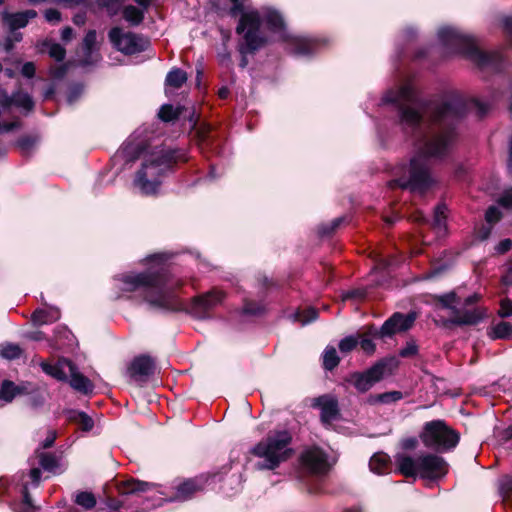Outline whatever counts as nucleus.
<instances>
[{"mask_svg": "<svg viewBox=\"0 0 512 512\" xmlns=\"http://www.w3.org/2000/svg\"><path fill=\"white\" fill-rule=\"evenodd\" d=\"M75 341V336L67 327L58 326L54 330L51 346L55 350H70L73 348Z\"/></svg>", "mask_w": 512, "mask_h": 512, "instance_id": "23", "label": "nucleus"}, {"mask_svg": "<svg viewBox=\"0 0 512 512\" xmlns=\"http://www.w3.org/2000/svg\"><path fill=\"white\" fill-rule=\"evenodd\" d=\"M369 467L372 472L378 475L387 474L391 471L392 461L387 453L377 452L370 458Z\"/></svg>", "mask_w": 512, "mask_h": 512, "instance_id": "27", "label": "nucleus"}, {"mask_svg": "<svg viewBox=\"0 0 512 512\" xmlns=\"http://www.w3.org/2000/svg\"><path fill=\"white\" fill-rule=\"evenodd\" d=\"M350 222L349 216H340L333 219L329 223H323L318 226V234L320 237H331L343 225Z\"/></svg>", "mask_w": 512, "mask_h": 512, "instance_id": "33", "label": "nucleus"}, {"mask_svg": "<svg viewBox=\"0 0 512 512\" xmlns=\"http://www.w3.org/2000/svg\"><path fill=\"white\" fill-rule=\"evenodd\" d=\"M217 477H220L219 473H202L195 477L184 479L174 487L171 500L178 502L191 500L198 493L205 491Z\"/></svg>", "mask_w": 512, "mask_h": 512, "instance_id": "13", "label": "nucleus"}, {"mask_svg": "<svg viewBox=\"0 0 512 512\" xmlns=\"http://www.w3.org/2000/svg\"><path fill=\"white\" fill-rule=\"evenodd\" d=\"M14 106V91L11 95H8L5 90L1 91L0 107L4 110L10 109Z\"/></svg>", "mask_w": 512, "mask_h": 512, "instance_id": "60", "label": "nucleus"}, {"mask_svg": "<svg viewBox=\"0 0 512 512\" xmlns=\"http://www.w3.org/2000/svg\"><path fill=\"white\" fill-rule=\"evenodd\" d=\"M197 143L201 149L211 152H218L220 149V139L217 130L210 124L203 123L195 131Z\"/></svg>", "mask_w": 512, "mask_h": 512, "instance_id": "19", "label": "nucleus"}, {"mask_svg": "<svg viewBox=\"0 0 512 512\" xmlns=\"http://www.w3.org/2000/svg\"><path fill=\"white\" fill-rule=\"evenodd\" d=\"M155 370V359L148 354L135 356L127 369L129 376L137 381L154 375Z\"/></svg>", "mask_w": 512, "mask_h": 512, "instance_id": "16", "label": "nucleus"}, {"mask_svg": "<svg viewBox=\"0 0 512 512\" xmlns=\"http://www.w3.org/2000/svg\"><path fill=\"white\" fill-rule=\"evenodd\" d=\"M299 462L312 475H325L330 469L327 453L318 446L305 449L299 456Z\"/></svg>", "mask_w": 512, "mask_h": 512, "instance_id": "14", "label": "nucleus"}, {"mask_svg": "<svg viewBox=\"0 0 512 512\" xmlns=\"http://www.w3.org/2000/svg\"><path fill=\"white\" fill-rule=\"evenodd\" d=\"M418 345L414 340L408 341L406 346L400 349L399 356L402 358L413 357L418 354Z\"/></svg>", "mask_w": 512, "mask_h": 512, "instance_id": "55", "label": "nucleus"}, {"mask_svg": "<svg viewBox=\"0 0 512 512\" xmlns=\"http://www.w3.org/2000/svg\"><path fill=\"white\" fill-rule=\"evenodd\" d=\"M150 484L135 478H128L116 483V490L119 496L139 495L146 492Z\"/></svg>", "mask_w": 512, "mask_h": 512, "instance_id": "22", "label": "nucleus"}, {"mask_svg": "<svg viewBox=\"0 0 512 512\" xmlns=\"http://www.w3.org/2000/svg\"><path fill=\"white\" fill-rule=\"evenodd\" d=\"M229 1L232 3L229 15L233 18L240 16L235 31L242 36L238 43V52L241 55L239 66L244 69L249 63L247 56L255 55L264 48L268 44V38L260 31L261 15L258 10L246 11L243 0Z\"/></svg>", "mask_w": 512, "mask_h": 512, "instance_id": "3", "label": "nucleus"}, {"mask_svg": "<svg viewBox=\"0 0 512 512\" xmlns=\"http://www.w3.org/2000/svg\"><path fill=\"white\" fill-rule=\"evenodd\" d=\"M23 349L19 344L5 342L0 344V358L15 360L21 357Z\"/></svg>", "mask_w": 512, "mask_h": 512, "instance_id": "40", "label": "nucleus"}, {"mask_svg": "<svg viewBox=\"0 0 512 512\" xmlns=\"http://www.w3.org/2000/svg\"><path fill=\"white\" fill-rule=\"evenodd\" d=\"M39 465L42 469L48 472H53L59 466V461L57 457L50 452H40L39 449L35 451Z\"/></svg>", "mask_w": 512, "mask_h": 512, "instance_id": "39", "label": "nucleus"}, {"mask_svg": "<svg viewBox=\"0 0 512 512\" xmlns=\"http://www.w3.org/2000/svg\"><path fill=\"white\" fill-rule=\"evenodd\" d=\"M367 296V290L364 288L351 289L343 294V300H364Z\"/></svg>", "mask_w": 512, "mask_h": 512, "instance_id": "54", "label": "nucleus"}, {"mask_svg": "<svg viewBox=\"0 0 512 512\" xmlns=\"http://www.w3.org/2000/svg\"><path fill=\"white\" fill-rule=\"evenodd\" d=\"M123 2L124 0H97V5L100 8L106 9L108 15L113 17L118 14Z\"/></svg>", "mask_w": 512, "mask_h": 512, "instance_id": "49", "label": "nucleus"}, {"mask_svg": "<svg viewBox=\"0 0 512 512\" xmlns=\"http://www.w3.org/2000/svg\"><path fill=\"white\" fill-rule=\"evenodd\" d=\"M242 312L249 316H262L266 313V306L262 302L244 299Z\"/></svg>", "mask_w": 512, "mask_h": 512, "instance_id": "44", "label": "nucleus"}, {"mask_svg": "<svg viewBox=\"0 0 512 512\" xmlns=\"http://www.w3.org/2000/svg\"><path fill=\"white\" fill-rule=\"evenodd\" d=\"M22 502L19 504L18 512H36L38 507L33 503V499L28 489V485L24 484L21 489Z\"/></svg>", "mask_w": 512, "mask_h": 512, "instance_id": "46", "label": "nucleus"}, {"mask_svg": "<svg viewBox=\"0 0 512 512\" xmlns=\"http://www.w3.org/2000/svg\"><path fill=\"white\" fill-rule=\"evenodd\" d=\"M187 161L188 155L185 149L164 148L142 162L135 174L133 184L139 188L142 195H156L161 185L160 176L172 170L178 163Z\"/></svg>", "mask_w": 512, "mask_h": 512, "instance_id": "4", "label": "nucleus"}, {"mask_svg": "<svg viewBox=\"0 0 512 512\" xmlns=\"http://www.w3.org/2000/svg\"><path fill=\"white\" fill-rule=\"evenodd\" d=\"M43 45L49 46L48 54L57 62H62L66 57V49L59 43L44 42Z\"/></svg>", "mask_w": 512, "mask_h": 512, "instance_id": "50", "label": "nucleus"}, {"mask_svg": "<svg viewBox=\"0 0 512 512\" xmlns=\"http://www.w3.org/2000/svg\"><path fill=\"white\" fill-rule=\"evenodd\" d=\"M340 363V358L335 347L327 346L323 352V368L327 371L334 370Z\"/></svg>", "mask_w": 512, "mask_h": 512, "instance_id": "42", "label": "nucleus"}, {"mask_svg": "<svg viewBox=\"0 0 512 512\" xmlns=\"http://www.w3.org/2000/svg\"><path fill=\"white\" fill-rule=\"evenodd\" d=\"M458 320V326H475L484 320L486 311L483 308H474L472 310H460L459 314H455Z\"/></svg>", "mask_w": 512, "mask_h": 512, "instance_id": "26", "label": "nucleus"}, {"mask_svg": "<svg viewBox=\"0 0 512 512\" xmlns=\"http://www.w3.org/2000/svg\"><path fill=\"white\" fill-rule=\"evenodd\" d=\"M312 406L315 408H320V419L324 424L338 420L340 417L338 399L330 394H324L314 398Z\"/></svg>", "mask_w": 512, "mask_h": 512, "instance_id": "17", "label": "nucleus"}, {"mask_svg": "<svg viewBox=\"0 0 512 512\" xmlns=\"http://www.w3.org/2000/svg\"><path fill=\"white\" fill-rule=\"evenodd\" d=\"M265 22L267 29L272 33H281L286 30V22L283 15L274 8H268L261 17V23Z\"/></svg>", "mask_w": 512, "mask_h": 512, "instance_id": "24", "label": "nucleus"}, {"mask_svg": "<svg viewBox=\"0 0 512 512\" xmlns=\"http://www.w3.org/2000/svg\"><path fill=\"white\" fill-rule=\"evenodd\" d=\"M359 343V337L356 335H349L340 340L338 348L341 353L347 354L353 351Z\"/></svg>", "mask_w": 512, "mask_h": 512, "instance_id": "48", "label": "nucleus"}, {"mask_svg": "<svg viewBox=\"0 0 512 512\" xmlns=\"http://www.w3.org/2000/svg\"><path fill=\"white\" fill-rule=\"evenodd\" d=\"M403 398V393L401 391H388L380 394H370L366 403L369 405H377V404H391L395 403Z\"/></svg>", "mask_w": 512, "mask_h": 512, "instance_id": "30", "label": "nucleus"}, {"mask_svg": "<svg viewBox=\"0 0 512 512\" xmlns=\"http://www.w3.org/2000/svg\"><path fill=\"white\" fill-rule=\"evenodd\" d=\"M24 391V387L16 385L13 381L5 379L1 383L0 387V400H3L7 403L12 402L13 399L22 394Z\"/></svg>", "mask_w": 512, "mask_h": 512, "instance_id": "32", "label": "nucleus"}, {"mask_svg": "<svg viewBox=\"0 0 512 512\" xmlns=\"http://www.w3.org/2000/svg\"><path fill=\"white\" fill-rule=\"evenodd\" d=\"M418 439L416 437H408L401 440V447L404 450H414L418 446Z\"/></svg>", "mask_w": 512, "mask_h": 512, "instance_id": "63", "label": "nucleus"}, {"mask_svg": "<svg viewBox=\"0 0 512 512\" xmlns=\"http://www.w3.org/2000/svg\"><path fill=\"white\" fill-rule=\"evenodd\" d=\"M123 18L131 26H138L144 20V12L133 5H127L123 9Z\"/></svg>", "mask_w": 512, "mask_h": 512, "instance_id": "41", "label": "nucleus"}, {"mask_svg": "<svg viewBox=\"0 0 512 512\" xmlns=\"http://www.w3.org/2000/svg\"><path fill=\"white\" fill-rule=\"evenodd\" d=\"M512 315V300L509 298H504L500 301V309L498 311V316L501 318H508Z\"/></svg>", "mask_w": 512, "mask_h": 512, "instance_id": "56", "label": "nucleus"}, {"mask_svg": "<svg viewBox=\"0 0 512 512\" xmlns=\"http://www.w3.org/2000/svg\"><path fill=\"white\" fill-rule=\"evenodd\" d=\"M512 249V240L510 238H505L501 240L495 247V250L498 254H505Z\"/></svg>", "mask_w": 512, "mask_h": 512, "instance_id": "62", "label": "nucleus"}, {"mask_svg": "<svg viewBox=\"0 0 512 512\" xmlns=\"http://www.w3.org/2000/svg\"><path fill=\"white\" fill-rule=\"evenodd\" d=\"M397 471L406 478H416L437 481L448 473L447 461L436 453H422L416 458L406 454L395 456Z\"/></svg>", "mask_w": 512, "mask_h": 512, "instance_id": "7", "label": "nucleus"}, {"mask_svg": "<svg viewBox=\"0 0 512 512\" xmlns=\"http://www.w3.org/2000/svg\"><path fill=\"white\" fill-rule=\"evenodd\" d=\"M45 20L49 23H59L62 19L61 12L55 8L46 9L44 12Z\"/></svg>", "mask_w": 512, "mask_h": 512, "instance_id": "59", "label": "nucleus"}, {"mask_svg": "<svg viewBox=\"0 0 512 512\" xmlns=\"http://www.w3.org/2000/svg\"><path fill=\"white\" fill-rule=\"evenodd\" d=\"M84 86L81 83H74L68 87L67 91V102L68 104H74L82 95Z\"/></svg>", "mask_w": 512, "mask_h": 512, "instance_id": "51", "label": "nucleus"}, {"mask_svg": "<svg viewBox=\"0 0 512 512\" xmlns=\"http://www.w3.org/2000/svg\"><path fill=\"white\" fill-rule=\"evenodd\" d=\"M65 414L67 420L69 422L78 424L82 431L88 432L94 427L93 419L83 411L68 409L65 411Z\"/></svg>", "mask_w": 512, "mask_h": 512, "instance_id": "29", "label": "nucleus"}, {"mask_svg": "<svg viewBox=\"0 0 512 512\" xmlns=\"http://www.w3.org/2000/svg\"><path fill=\"white\" fill-rule=\"evenodd\" d=\"M67 363L70 365V373L67 380L70 387L83 395L92 394L94 390L93 382L78 370L74 362Z\"/></svg>", "mask_w": 512, "mask_h": 512, "instance_id": "20", "label": "nucleus"}, {"mask_svg": "<svg viewBox=\"0 0 512 512\" xmlns=\"http://www.w3.org/2000/svg\"><path fill=\"white\" fill-rule=\"evenodd\" d=\"M292 435L287 430L270 431L254 445L250 454L259 458L255 463L256 470H275L282 463L288 461L294 454L290 447Z\"/></svg>", "mask_w": 512, "mask_h": 512, "instance_id": "6", "label": "nucleus"}, {"mask_svg": "<svg viewBox=\"0 0 512 512\" xmlns=\"http://www.w3.org/2000/svg\"><path fill=\"white\" fill-rule=\"evenodd\" d=\"M60 317L58 310L36 309L31 315V321L35 326H41L57 321Z\"/></svg>", "mask_w": 512, "mask_h": 512, "instance_id": "31", "label": "nucleus"}, {"mask_svg": "<svg viewBox=\"0 0 512 512\" xmlns=\"http://www.w3.org/2000/svg\"><path fill=\"white\" fill-rule=\"evenodd\" d=\"M74 503L85 510H92L97 503L95 495L90 491H80L76 493Z\"/></svg>", "mask_w": 512, "mask_h": 512, "instance_id": "43", "label": "nucleus"}, {"mask_svg": "<svg viewBox=\"0 0 512 512\" xmlns=\"http://www.w3.org/2000/svg\"><path fill=\"white\" fill-rule=\"evenodd\" d=\"M171 252H159L148 255L147 263L156 264L145 271L124 273L115 277L121 283L123 292L142 291L143 300L150 308L164 312L176 313L186 311L177 290L183 286L180 279L174 280L168 261L174 257ZM223 291L212 289L191 299L187 312L199 320L211 318V311L225 299Z\"/></svg>", "mask_w": 512, "mask_h": 512, "instance_id": "1", "label": "nucleus"}, {"mask_svg": "<svg viewBox=\"0 0 512 512\" xmlns=\"http://www.w3.org/2000/svg\"><path fill=\"white\" fill-rule=\"evenodd\" d=\"M415 319L413 313L395 312L384 321L380 328H377L375 324L365 325L362 331L357 333L358 345L367 355H373L376 351L373 339L392 338L397 333L406 332L413 326Z\"/></svg>", "mask_w": 512, "mask_h": 512, "instance_id": "8", "label": "nucleus"}, {"mask_svg": "<svg viewBox=\"0 0 512 512\" xmlns=\"http://www.w3.org/2000/svg\"><path fill=\"white\" fill-rule=\"evenodd\" d=\"M37 16V12L33 9H29L22 12L9 13L4 12L2 15L3 22L8 25L11 31H15L20 28L27 26L30 19Z\"/></svg>", "mask_w": 512, "mask_h": 512, "instance_id": "21", "label": "nucleus"}, {"mask_svg": "<svg viewBox=\"0 0 512 512\" xmlns=\"http://www.w3.org/2000/svg\"><path fill=\"white\" fill-rule=\"evenodd\" d=\"M498 204L505 209H512V187L502 193L498 199Z\"/></svg>", "mask_w": 512, "mask_h": 512, "instance_id": "57", "label": "nucleus"}, {"mask_svg": "<svg viewBox=\"0 0 512 512\" xmlns=\"http://www.w3.org/2000/svg\"><path fill=\"white\" fill-rule=\"evenodd\" d=\"M467 110V103L462 99H452L430 112V121L441 125V129L422 137L405 167L404 174L392 179L389 182L390 188L426 195L438 185L429 160H443L450 154L459 137L458 125Z\"/></svg>", "mask_w": 512, "mask_h": 512, "instance_id": "2", "label": "nucleus"}, {"mask_svg": "<svg viewBox=\"0 0 512 512\" xmlns=\"http://www.w3.org/2000/svg\"><path fill=\"white\" fill-rule=\"evenodd\" d=\"M97 33L96 30H88L82 41L83 56L79 59L78 65L80 67H89L96 65L101 59V54L96 48Z\"/></svg>", "mask_w": 512, "mask_h": 512, "instance_id": "18", "label": "nucleus"}, {"mask_svg": "<svg viewBox=\"0 0 512 512\" xmlns=\"http://www.w3.org/2000/svg\"><path fill=\"white\" fill-rule=\"evenodd\" d=\"M398 366L399 360L395 356L385 357L363 372L349 374L345 381L353 385L359 393H365L380 382L385 374H392Z\"/></svg>", "mask_w": 512, "mask_h": 512, "instance_id": "11", "label": "nucleus"}, {"mask_svg": "<svg viewBox=\"0 0 512 512\" xmlns=\"http://www.w3.org/2000/svg\"><path fill=\"white\" fill-rule=\"evenodd\" d=\"M184 107L177 106L174 107L172 104H163L158 112V117L161 121L165 123L174 122L180 119Z\"/></svg>", "mask_w": 512, "mask_h": 512, "instance_id": "34", "label": "nucleus"}, {"mask_svg": "<svg viewBox=\"0 0 512 512\" xmlns=\"http://www.w3.org/2000/svg\"><path fill=\"white\" fill-rule=\"evenodd\" d=\"M67 362H73L68 358H60L56 363H42V370L49 376L57 379L58 381L67 382L68 374L65 368L70 372V365Z\"/></svg>", "mask_w": 512, "mask_h": 512, "instance_id": "25", "label": "nucleus"}, {"mask_svg": "<svg viewBox=\"0 0 512 512\" xmlns=\"http://www.w3.org/2000/svg\"><path fill=\"white\" fill-rule=\"evenodd\" d=\"M39 136L37 135H22L16 142L15 146L21 151L22 154H28L38 143Z\"/></svg>", "mask_w": 512, "mask_h": 512, "instance_id": "45", "label": "nucleus"}, {"mask_svg": "<svg viewBox=\"0 0 512 512\" xmlns=\"http://www.w3.org/2000/svg\"><path fill=\"white\" fill-rule=\"evenodd\" d=\"M295 319L302 324H308L318 317V311L313 307H308L304 310H298L294 314Z\"/></svg>", "mask_w": 512, "mask_h": 512, "instance_id": "47", "label": "nucleus"}, {"mask_svg": "<svg viewBox=\"0 0 512 512\" xmlns=\"http://www.w3.org/2000/svg\"><path fill=\"white\" fill-rule=\"evenodd\" d=\"M438 38L445 48L452 53L462 55L478 67L500 69L502 66L503 57L499 52L482 51L473 36L462 33L457 28L442 27L438 31Z\"/></svg>", "mask_w": 512, "mask_h": 512, "instance_id": "5", "label": "nucleus"}, {"mask_svg": "<svg viewBox=\"0 0 512 512\" xmlns=\"http://www.w3.org/2000/svg\"><path fill=\"white\" fill-rule=\"evenodd\" d=\"M414 99V90L409 85L402 86L396 94L386 95L383 100L385 103L393 104L398 107L399 104H402L400 100H404L406 102L413 101Z\"/></svg>", "mask_w": 512, "mask_h": 512, "instance_id": "35", "label": "nucleus"}, {"mask_svg": "<svg viewBox=\"0 0 512 512\" xmlns=\"http://www.w3.org/2000/svg\"><path fill=\"white\" fill-rule=\"evenodd\" d=\"M14 106L17 108H22L27 113H29L34 110L35 102L29 93L23 91L22 89H18L14 91Z\"/></svg>", "mask_w": 512, "mask_h": 512, "instance_id": "37", "label": "nucleus"}, {"mask_svg": "<svg viewBox=\"0 0 512 512\" xmlns=\"http://www.w3.org/2000/svg\"><path fill=\"white\" fill-rule=\"evenodd\" d=\"M187 79L188 75L184 70L174 67L167 73L165 84L174 89H180L186 83Z\"/></svg>", "mask_w": 512, "mask_h": 512, "instance_id": "36", "label": "nucleus"}, {"mask_svg": "<svg viewBox=\"0 0 512 512\" xmlns=\"http://www.w3.org/2000/svg\"><path fill=\"white\" fill-rule=\"evenodd\" d=\"M36 66L33 62H26L23 64L21 68V74L28 79H31L35 76Z\"/></svg>", "mask_w": 512, "mask_h": 512, "instance_id": "61", "label": "nucleus"}, {"mask_svg": "<svg viewBox=\"0 0 512 512\" xmlns=\"http://www.w3.org/2000/svg\"><path fill=\"white\" fill-rule=\"evenodd\" d=\"M446 210L447 207L445 204H438L434 209V224L437 227H441L445 224L446 220Z\"/></svg>", "mask_w": 512, "mask_h": 512, "instance_id": "52", "label": "nucleus"}, {"mask_svg": "<svg viewBox=\"0 0 512 512\" xmlns=\"http://www.w3.org/2000/svg\"><path fill=\"white\" fill-rule=\"evenodd\" d=\"M488 336L492 340H507L512 337V324L506 321H501L492 327L491 331H489Z\"/></svg>", "mask_w": 512, "mask_h": 512, "instance_id": "38", "label": "nucleus"}, {"mask_svg": "<svg viewBox=\"0 0 512 512\" xmlns=\"http://www.w3.org/2000/svg\"><path fill=\"white\" fill-rule=\"evenodd\" d=\"M502 28L503 31L512 38V17L506 16L502 19Z\"/></svg>", "mask_w": 512, "mask_h": 512, "instance_id": "64", "label": "nucleus"}, {"mask_svg": "<svg viewBox=\"0 0 512 512\" xmlns=\"http://www.w3.org/2000/svg\"><path fill=\"white\" fill-rule=\"evenodd\" d=\"M502 218L501 211L496 206H490L485 211V220L489 224H496Z\"/></svg>", "mask_w": 512, "mask_h": 512, "instance_id": "53", "label": "nucleus"}, {"mask_svg": "<svg viewBox=\"0 0 512 512\" xmlns=\"http://www.w3.org/2000/svg\"><path fill=\"white\" fill-rule=\"evenodd\" d=\"M423 445L436 453L452 451L460 442V433L445 420L435 419L423 424L419 433Z\"/></svg>", "mask_w": 512, "mask_h": 512, "instance_id": "9", "label": "nucleus"}, {"mask_svg": "<svg viewBox=\"0 0 512 512\" xmlns=\"http://www.w3.org/2000/svg\"><path fill=\"white\" fill-rule=\"evenodd\" d=\"M326 40L315 36H295L289 39V49L296 56H312L326 46Z\"/></svg>", "mask_w": 512, "mask_h": 512, "instance_id": "15", "label": "nucleus"}, {"mask_svg": "<svg viewBox=\"0 0 512 512\" xmlns=\"http://www.w3.org/2000/svg\"><path fill=\"white\" fill-rule=\"evenodd\" d=\"M432 301L442 309H449L453 314H459L460 309L455 304L459 302V297L455 291H450L441 295H431Z\"/></svg>", "mask_w": 512, "mask_h": 512, "instance_id": "28", "label": "nucleus"}, {"mask_svg": "<svg viewBox=\"0 0 512 512\" xmlns=\"http://www.w3.org/2000/svg\"><path fill=\"white\" fill-rule=\"evenodd\" d=\"M452 99H462L466 103V101L458 95H451L441 102L430 101L427 103V105H426L427 122L433 128L429 129L426 132L422 131L423 114L420 111H418L417 109L412 108L406 104L398 105L397 109H398L400 124L402 125L403 130L407 134H410L414 138L415 147L419 146L420 141L423 136L430 135L431 133L439 131L441 129V125L434 124L430 121L429 114L436 106L441 105L445 102L451 101Z\"/></svg>", "mask_w": 512, "mask_h": 512, "instance_id": "10", "label": "nucleus"}, {"mask_svg": "<svg viewBox=\"0 0 512 512\" xmlns=\"http://www.w3.org/2000/svg\"><path fill=\"white\" fill-rule=\"evenodd\" d=\"M68 69H69L68 64L67 63H62L59 66H55V67L50 68V75L54 79L60 80V79H63L65 77V75L68 72Z\"/></svg>", "mask_w": 512, "mask_h": 512, "instance_id": "58", "label": "nucleus"}, {"mask_svg": "<svg viewBox=\"0 0 512 512\" xmlns=\"http://www.w3.org/2000/svg\"><path fill=\"white\" fill-rule=\"evenodd\" d=\"M108 37L113 47L127 56L142 53L151 46L150 40L144 35L123 32L120 27L111 28Z\"/></svg>", "mask_w": 512, "mask_h": 512, "instance_id": "12", "label": "nucleus"}]
</instances>
